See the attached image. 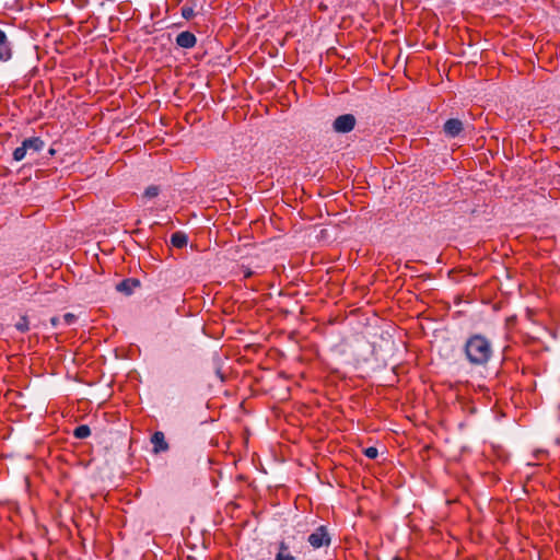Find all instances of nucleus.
Listing matches in <instances>:
<instances>
[{"label":"nucleus","mask_w":560,"mask_h":560,"mask_svg":"<svg viewBox=\"0 0 560 560\" xmlns=\"http://www.w3.org/2000/svg\"><path fill=\"white\" fill-rule=\"evenodd\" d=\"M464 353L470 365L486 366L493 357L492 342L482 334H472L465 341Z\"/></svg>","instance_id":"obj_1"},{"label":"nucleus","mask_w":560,"mask_h":560,"mask_svg":"<svg viewBox=\"0 0 560 560\" xmlns=\"http://www.w3.org/2000/svg\"><path fill=\"white\" fill-rule=\"evenodd\" d=\"M302 540L303 537L298 539L295 535L288 536L287 538L282 539L279 542L278 552L275 560H295L296 557L293 555V552H301L299 545L302 544Z\"/></svg>","instance_id":"obj_2"},{"label":"nucleus","mask_w":560,"mask_h":560,"mask_svg":"<svg viewBox=\"0 0 560 560\" xmlns=\"http://www.w3.org/2000/svg\"><path fill=\"white\" fill-rule=\"evenodd\" d=\"M307 541L314 549H318L328 547L331 542V537L327 527L320 525L307 537Z\"/></svg>","instance_id":"obj_3"},{"label":"nucleus","mask_w":560,"mask_h":560,"mask_svg":"<svg viewBox=\"0 0 560 560\" xmlns=\"http://www.w3.org/2000/svg\"><path fill=\"white\" fill-rule=\"evenodd\" d=\"M357 119L352 114H343L338 116L332 124V128L338 133H348L355 127Z\"/></svg>","instance_id":"obj_4"},{"label":"nucleus","mask_w":560,"mask_h":560,"mask_svg":"<svg viewBox=\"0 0 560 560\" xmlns=\"http://www.w3.org/2000/svg\"><path fill=\"white\" fill-rule=\"evenodd\" d=\"M464 130L462 120L457 118L447 119L444 122L443 131L448 138L457 137Z\"/></svg>","instance_id":"obj_5"},{"label":"nucleus","mask_w":560,"mask_h":560,"mask_svg":"<svg viewBox=\"0 0 560 560\" xmlns=\"http://www.w3.org/2000/svg\"><path fill=\"white\" fill-rule=\"evenodd\" d=\"M151 443L153 445V453L160 454L163 452H167L170 450V445L165 440V435L162 431H155L151 436Z\"/></svg>","instance_id":"obj_6"},{"label":"nucleus","mask_w":560,"mask_h":560,"mask_svg":"<svg viewBox=\"0 0 560 560\" xmlns=\"http://www.w3.org/2000/svg\"><path fill=\"white\" fill-rule=\"evenodd\" d=\"M196 44L197 37L189 31L182 32L176 36V45L182 48L189 49L195 47Z\"/></svg>","instance_id":"obj_7"},{"label":"nucleus","mask_w":560,"mask_h":560,"mask_svg":"<svg viewBox=\"0 0 560 560\" xmlns=\"http://www.w3.org/2000/svg\"><path fill=\"white\" fill-rule=\"evenodd\" d=\"M140 287V281L136 278H127L117 283L116 290L125 295L133 293L135 289Z\"/></svg>","instance_id":"obj_8"},{"label":"nucleus","mask_w":560,"mask_h":560,"mask_svg":"<svg viewBox=\"0 0 560 560\" xmlns=\"http://www.w3.org/2000/svg\"><path fill=\"white\" fill-rule=\"evenodd\" d=\"M12 57V47L5 33L0 28V61H8Z\"/></svg>","instance_id":"obj_9"},{"label":"nucleus","mask_w":560,"mask_h":560,"mask_svg":"<svg viewBox=\"0 0 560 560\" xmlns=\"http://www.w3.org/2000/svg\"><path fill=\"white\" fill-rule=\"evenodd\" d=\"M24 148L27 150V154L33 155L34 153H37L42 151L45 147V141L39 137H31L27 139H24Z\"/></svg>","instance_id":"obj_10"},{"label":"nucleus","mask_w":560,"mask_h":560,"mask_svg":"<svg viewBox=\"0 0 560 560\" xmlns=\"http://www.w3.org/2000/svg\"><path fill=\"white\" fill-rule=\"evenodd\" d=\"M188 243V236L184 232H175L171 235V244L176 248H183Z\"/></svg>","instance_id":"obj_11"},{"label":"nucleus","mask_w":560,"mask_h":560,"mask_svg":"<svg viewBox=\"0 0 560 560\" xmlns=\"http://www.w3.org/2000/svg\"><path fill=\"white\" fill-rule=\"evenodd\" d=\"M73 435L79 440H83L91 435V429L86 424L78 425L73 431Z\"/></svg>","instance_id":"obj_12"},{"label":"nucleus","mask_w":560,"mask_h":560,"mask_svg":"<svg viewBox=\"0 0 560 560\" xmlns=\"http://www.w3.org/2000/svg\"><path fill=\"white\" fill-rule=\"evenodd\" d=\"M14 327L22 334L30 330V320L26 315L20 317L19 322L15 323Z\"/></svg>","instance_id":"obj_13"},{"label":"nucleus","mask_w":560,"mask_h":560,"mask_svg":"<svg viewBox=\"0 0 560 560\" xmlns=\"http://www.w3.org/2000/svg\"><path fill=\"white\" fill-rule=\"evenodd\" d=\"M26 155H27V150H26V148H24V141H23L22 145L18 147L13 151V160L16 162H20V161L24 160Z\"/></svg>","instance_id":"obj_14"},{"label":"nucleus","mask_w":560,"mask_h":560,"mask_svg":"<svg viewBox=\"0 0 560 560\" xmlns=\"http://www.w3.org/2000/svg\"><path fill=\"white\" fill-rule=\"evenodd\" d=\"M182 16L185 20H191L195 16V11L192 7L184 5L180 9Z\"/></svg>","instance_id":"obj_15"},{"label":"nucleus","mask_w":560,"mask_h":560,"mask_svg":"<svg viewBox=\"0 0 560 560\" xmlns=\"http://www.w3.org/2000/svg\"><path fill=\"white\" fill-rule=\"evenodd\" d=\"M159 192H160L159 187H158V186L152 185V186H149V187L145 189V191H144V197H147V198H154V197H156V196L159 195Z\"/></svg>","instance_id":"obj_16"},{"label":"nucleus","mask_w":560,"mask_h":560,"mask_svg":"<svg viewBox=\"0 0 560 560\" xmlns=\"http://www.w3.org/2000/svg\"><path fill=\"white\" fill-rule=\"evenodd\" d=\"M363 453L370 459H375L378 455V451L374 446L366 447Z\"/></svg>","instance_id":"obj_17"},{"label":"nucleus","mask_w":560,"mask_h":560,"mask_svg":"<svg viewBox=\"0 0 560 560\" xmlns=\"http://www.w3.org/2000/svg\"><path fill=\"white\" fill-rule=\"evenodd\" d=\"M62 320L66 325L70 326L77 320V316L72 313H67L63 315Z\"/></svg>","instance_id":"obj_18"},{"label":"nucleus","mask_w":560,"mask_h":560,"mask_svg":"<svg viewBox=\"0 0 560 560\" xmlns=\"http://www.w3.org/2000/svg\"><path fill=\"white\" fill-rule=\"evenodd\" d=\"M59 323H60V318L59 317L54 316V317L50 318V324H51L52 327H57L59 325Z\"/></svg>","instance_id":"obj_19"},{"label":"nucleus","mask_w":560,"mask_h":560,"mask_svg":"<svg viewBox=\"0 0 560 560\" xmlns=\"http://www.w3.org/2000/svg\"><path fill=\"white\" fill-rule=\"evenodd\" d=\"M49 155H54L56 153L55 149L50 148L48 151Z\"/></svg>","instance_id":"obj_20"},{"label":"nucleus","mask_w":560,"mask_h":560,"mask_svg":"<svg viewBox=\"0 0 560 560\" xmlns=\"http://www.w3.org/2000/svg\"><path fill=\"white\" fill-rule=\"evenodd\" d=\"M252 275H253V272H252V271H248V272H246L245 277H246V278H248V277H250Z\"/></svg>","instance_id":"obj_21"}]
</instances>
